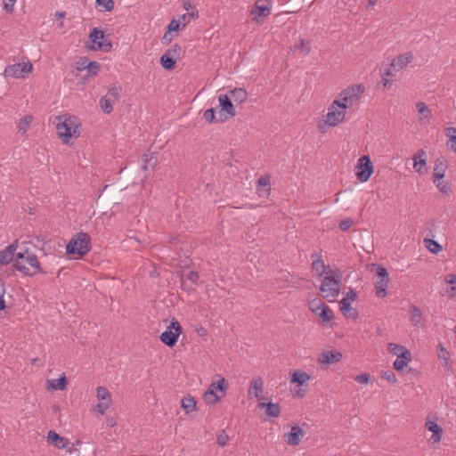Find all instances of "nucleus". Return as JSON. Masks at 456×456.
I'll use <instances>...</instances> for the list:
<instances>
[{
  "instance_id": "nucleus-62",
  "label": "nucleus",
  "mask_w": 456,
  "mask_h": 456,
  "mask_svg": "<svg viewBox=\"0 0 456 456\" xmlns=\"http://www.w3.org/2000/svg\"><path fill=\"white\" fill-rule=\"evenodd\" d=\"M357 297L356 292L350 289L349 291L346 294V297L343 299H347V302L354 301Z\"/></svg>"
},
{
  "instance_id": "nucleus-14",
  "label": "nucleus",
  "mask_w": 456,
  "mask_h": 456,
  "mask_svg": "<svg viewBox=\"0 0 456 456\" xmlns=\"http://www.w3.org/2000/svg\"><path fill=\"white\" fill-rule=\"evenodd\" d=\"M305 431L298 426H293L290 432L284 435L286 443L291 446H297L300 444L301 438L305 436Z\"/></svg>"
},
{
  "instance_id": "nucleus-38",
  "label": "nucleus",
  "mask_w": 456,
  "mask_h": 456,
  "mask_svg": "<svg viewBox=\"0 0 456 456\" xmlns=\"http://www.w3.org/2000/svg\"><path fill=\"white\" fill-rule=\"evenodd\" d=\"M33 121V117L31 115H26L22 118H20L18 123V130L19 132L25 133L31 122Z\"/></svg>"
},
{
  "instance_id": "nucleus-34",
  "label": "nucleus",
  "mask_w": 456,
  "mask_h": 456,
  "mask_svg": "<svg viewBox=\"0 0 456 456\" xmlns=\"http://www.w3.org/2000/svg\"><path fill=\"white\" fill-rule=\"evenodd\" d=\"M143 166L142 169L147 170L149 167H154L158 163V158L155 153L142 155Z\"/></svg>"
},
{
  "instance_id": "nucleus-48",
  "label": "nucleus",
  "mask_w": 456,
  "mask_h": 456,
  "mask_svg": "<svg viewBox=\"0 0 456 456\" xmlns=\"http://www.w3.org/2000/svg\"><path fill=\"white\" fill-rule=\"evenodd\" d=\"M229 440V436L225 433L224 430L220 431V433L217 435L216 437V443L219 446L224 447L227 444V442Z\"/></svg>"
},
{
  "instance_id": "nucleus-32",
  "label": "nucleus",
  "mask_w": 456,
  "mask_h": 456,
  "mask_svg": "<svg viewBox=\"0 0 456 456\" xmlns=\"http://www.w3.org/2000/svg\"><path fill=\"white\" fill-rule=\"evenodd\" d=\"M310 375L305 371L295 370L291 374V383H297L298 385H304L310 380Z\"/></svg>"
},
{
  "instance_id": "nucleus-59",
  "label": "nucleus",
  "mask_w": 456,
  "mask_h": 456,
  "mask_svg": "<svg viewBox=\"0 0 456 456\" xmlns=\"http://www.w3.org/2000/svg\"><path fill=\"white\" fill-rule=\"evenodd\" d=\"M5 294L4 284L2 281H0V311L5 308V302L4 300V296Z\"/></svg>"
},
{
  "instance_id": "nucleus-20",
  "label": "nucleus",
  "mask_w": 456,
  "mask_h": 456,
  "mask_svg": "<svg viewBox=\"0 0 456 456\" xmlns=\"http://www.w3.org/2000/svg\"><path fill=\"white\" fill-rule=\"evenodd\" d=\"M413 168L419 174H424L427 172L426 169V161H427V153L423 150H419L413 156Z\"/></svg>"
},
{
  "instance_id": "nucleus-19",
  "label": "nucleus",
  "mask_w": 456,
  "mask_h": 456,
  "mask_svg": "<svg viewBox=\"0 0 456 456\" xmlns=\"http://www.w3.org/2000/svg\"><path fill=\"white\" fill-rule=\"evenodd\" d=\"M218 102L221 107V111H224L231 118L236 115L232 101L227 94H220L218 96Z\"/></svg>"
},
{
  "instance_id": "nucleus-40",
  "label": "nucleus",
  "mask_w": 456,
  "mask_h": 456,
  "mask_svg": "<svg viewBox=\"0 0 456 456\" xmlns=\"http://www.w3.org/2000/svg\"><path fill=\"white\" fill-rule=\"evenodd\" d=\"M112 102H114V101L106 96H102L100 99V105L104 113H110L113 110Z\"/></svg>"
},
{
  "instance_id": "nucleus-10",
  "label": "nucleus",
  "mask_w": 456,
  "mask_h": 456,
  "mask_svg": "<svg viewBox=\"0 0 456 456\" xmlns=\"http://www.w3.org/2000/svg\"><path fill=\"white\" fill-rule=\"evenodd\" d=\"M226 381L224 378H221L216 382H213L209 385L208 390L203 395V399L208 404H215L216 403L221 396H218L216 391L219 390L221 392H224L226 389Z\"/></svg>"
},
{
  "instance_id": "nucleus-55",
  "label": "nucleus",
  "mask_w": 456,
  "mask_h": 456,
  "mask_svg": "<svg viewBox=\"0 0 456 456\" xmlns=\"http://www.w3.org/2000/svg\"><path fill=\"white\" fill-rule=\"evenodd\" d=\"M382 378H384L388 382H391L393 384L397 382L395 374L390 370L384 371L382 374Z\"/></svg>"
},
{
  "instance_id": "nucleus-52",
  "label": "nucleus",
  "mask_w": 456,
  "mask_h": 456,
  "mask_svg": "<svg viewBox=\"0 0 456 456\" xmlns=\"http://www.w3.org/2000/svg\"><path fill=\"white\" fill-rule=\"evenodd\" d=\"M411 360H405L404 358H398L394 362V368L400 371L408 364Z\"/></svg>"
},
{
  "instance_id": "nucleus-6",
  "label": "nucleus",
  "mask_w": 456,
  "mask_h": 456,
  "mask_svg": "<svg viewBox=\"0 0 456 456\" xmlns=\"http://www.w3.org/2000/svg\"><path fill=\"white\" fill-rule=\"evenodd\" d=\"M373 164L369 155L362 156L355 167V175L360 182H367L373 173Z\"/></svg>"
},
{
  "instance_id": "nucleus-54",
  "label": "nucleus",
  "mask_w": 456,
  "mask_h": 456,
  "mask_svg": "<svg viewBox=\"0 0 456 456\" xmlns=\"http://www.w3.org/2000/svg\"><path fill=\"white\" fill-rule=\"evenodd\" d=\"M110 403L108 402L100 401L94 407V411H98L101 414H103L107 409H109Z\"/></svg>"
},
{
  "instance_id": "nucleus-26",
  "label": "nucleus",
  "mask_w": 456,
  "mask_h": 456,
  "mask_svg": "<svg viewBox=\"0 0 456 456\" xmlns=\"http://www.w3.org/2000/svg\"><path fill=\"white\" fill-rule=\"evenodd\" d=\"M342 354L338 351H325L321 354L319 357V362L324 364H330L333 362H338L341 360Z\"/></svg>"
},
{
  "instance_id": "nucleus-23",
  "label": "nucleus",
  "mask_w": 456,
  "mask_h": 456,
  "mask_svg": "<svg viewBox=\"0 0 456 456\" xmlns=\"http://www.w3.org/2000/svg\"><path fill=\"white\" fill-rule=\"evenodd\" d=\"M387 347L389 352L395 355H397L398 358L411 360V352L408 349H406L403 346L395 343H389Z\"/></svg>"
},
{
  "instance_id": "nucleus-16",
  "label": "nucleus",
  "mask_w": 456,
  "mask_h": 456,
  "mask_svg": "<svg viewBox=\"0 0 456 456\" xmlns=\"http://www.w3.org/2000/svg\"><path fill=\"white\" fill-rule=\"evenodd\" d=\"M271 191V176L266 174L261 175L256 181V192L259 197L267 198Z\"/></svg>"
},
{
  "instance_id": "nucleus-51",
  "label": "nucleus",
  "mask_w": 456,
  "mask_h": 456,
  "mask_svg": "<svg viewBox=\"0 0 456 456\" xmlns=\"http://www.w3.org/2000/svg\"><path fill=\"white\" fill-rule=\"evenodd\" d=\"M91 75H96L100 69V65L96 61H90L87 63L86 66H85Z\"/></svg>"
},
{
  "instance_id": "nucleus-61",
  "label": "nucleus",
  "mask_w": 456,
  "mask_h": 456,
  "mask_svg": "<svg viewBox=\"0 0 456 456\" xmlns=\"http://www.w3.org/2000/svg\"><path fill=\"white\" fill-rule=\"evenodd\" d=\"M180 28V21L172 20L167 26V32L177 31Z\"/></svg>"
},
{
  "instance_id": "nucleus-7",
  "label": "nucleus",
  "mask_w": 456,
  "mask_h": 456,
  "mask_svg": "<svg viewBox=\"0 0 456 456\" xmlns=\"http://www.w3.org/2000/svg\"><path fill=\"white\" fill-rule=\"evenodd\" d=\"M376 274L378 276V280L374 284L375 293L378 297L384 298L387 297V288L389 283L388 272L384 266L377 265Z\"/></svg>"
},
{
  "instance_id": "nucleus-56",
  "label": "nucleus",
  "mask_w": 456,
  "mask_h": 456,
  "mask_svg": "<svg viewBox=\"0 0 456 456\" xmlns=\"http://www.w3.org/2000/svg\"><path fill=\"white\" fill-rule=\"evenodd\" d=\"M354 224V221L351 218H346L338 224V227L341 231H347Z\"/></svg>"
},
{
  "instance_id": "nucleus-42",
  "label": "nucleus",
  "mask_w": 456,
  "mask_h": 456,
  "mask_svg": "<svg viewBox=\"0 0 456 456\" xmlns=\"http://www.w3.org/2000/svg\"><path fill=\"white\" fill-rule=\"evenodd\" d=\"M441 180L442 179H437V181L434 182V183L438 188L439 191L448 195L452 191L451 186L448 182Z\"/></svg>"
},
{
  "instance_id": "nucleus-43",
  "label": "nucleus",
  "mask_w": 456,
  "mask_h": 456,
  "mask_svg": "<svg viewBox=\"0 0 456 456\" xmlns=\"http://www.w3.org/2000/svg\"><path fill=\"white\" fill-rule=\"evenodd\" d=\"M336 104V106L340 107L344 110L346 111V109L351 108L352 105H349V101L347 98H344V96H340V94H338L336 97V99L333 101Z\"/></svg>"
},
{
  "instance_id": "nucleus-9",
  "label": "nucleus",
  "mask_w": 456,
  "mask_h": 456,
  "mask_svg": "<svg viewBox=\"0 0 456 456\" xmlns=\"http://www.w3.org/2000/svg\"><path fill=\"white\" fill-rule=\"evenodd\" d=\"M89 38L91 39L94 45L92 48L94 50H103L108 52L111 49L112 45L108 36H106L102 30L98 28H94L90 35Z\"/></svg>"
},
{
  "instance_id": "nucleus-21",
  "label": "nucleus",
  "mask_w": 456,
  "mask_h": 456,
  "mask_svg": "<svg viewBox=\"0 0 456 456\" xmlns=\"http://www.w3.org/2000/svg\"><path fill=\"white\" fill-rule=\"evenodd\" d=\"M425 428L432 432V436L429 439L430 441L433 443H439L441 441L444 431L436 422L427 420L425 423Z\"/></svg>"
},
{
  "instance_id": "nucleus-2",
  "label": "nucleus",
  "mask_w": 456,
  "mask_h": 456,
  "mask_svg": "<svg viewBox=\"0 0 456 456\" xmlns=\"http://www.w3.org/2000/svg\"><path fill=\"white\" fill-rule=\"evenodd\" d=\"M346 114V110L336 106L335 102H332L328 108L327 114L319 121L317 125L318 130L321 133H326L328 128L336 126L341 123L345 119Z\"/></svg>"
},
{
  "instance_id": "nucleus-24",
  "label": "nucleus",
  "mask_w": 456,
  "mask_h": 456,
  "mask_svg": "<svg viewBox=\"0 0 456 456\" xmlns=\"http://www.w3.org/2000/svg\"><path fill=\"white\" fill-rule=\"evenodd\" d=\"M17 246L15 244H11L5 249L0 251V265H7L12 262L13 259L15 260Z\"/></svg>"
},
{
  "instance_id": "nucleus-31",
  "label": "nucleus",
  "mask_w": 456,
  "mask_h": 456,
  "mask_svg": "<svg viewBox=\"0 0 456 456\" xmlns=\"http://www.w3.org/2000/svg\"><path fill=\"white\" fill-rule=\"evenodd\" d=\"M196 404L194 397L190 395L184 396L181 401V407L187 414L196 410Z\"/></svg>"
},
{
  "instance_id": "nucleus-57",
  "label": "nucleus",
  "mask_w": 456,
  "mask_h": 456,
  "mask_svg": "<svg viewBox=\"0 0 456 456\" xmlns=\"http://www.w3.org/2000/svg\"><path fill=\"white\" fill-rule=\"evenodd\" d=\"M445 134L449 138L448 142H453L456 141V128L455 127H447L445 129Z\"/></svg>"
},
{
  "instance_id": "nucleus-13",
  "label": "nucleus",
  "mask_w": 456,
  "mask_h": 456,
  "mask_svg": "<svg viewBox=\"0 0 456 456\" xmlns=\"http://www.w3.org/2000/svg\"><path fill=\"white\" fill-rule=\"evenodd\" d=\"M272 3L270 0H256L254 9L250 14L254 21H257L261 17H267L271 13Z\"/></svg>"
},
{
  "instance_id": "nucleus-49",
  "label": "nucleus",
  "mask_w": 456,
  "mask_h": 456,
  "mask_svg": "<svg viewBox=\"0 0 456 456\" xmlns=\"http://www.w3.org/2000/svg\"><path fill=\"white\" fill-rule=\"evenodd\" d=\"M182 48L177 44L174 45L170 49L166 51V53L169 55L174 57L175 59H179L180 53H181Z\"/></svg>"
},
{
  "instance_id": "nucleus-60",
  "label": "nucleus",
  "mask_w": 456,
  "mask_h": 456,
  "mask_svg": "<svg viewBox=\"0 0 456 456\" xmlns=\"http://www.w3.org/2000/svg\"><path fill=\"white\" fill-rule=\"evenodd\" d=\"M183 277L188 281H191L193 284L197 283L199 280V274L195 271L189 272L186 275H183Z\"/></svg>"
},
{
  "instance_id": "nucleus-22",
  "label": "nucleus",
  "mask_w": 456,
  "mask_h": 456,
  "mask_svg": "<svg viewBox=\"0 0 456 456\" xmlns=\"http://www.w3.org/2000/svg\"><path fill=\"white\" fill-rule=\"evenodd\" d=\"M412 59L413 54L411 52L402 53L393 60L391 67L395 69V70H400L406 67L412 61Z\"/></svg>"
},
{
  "instance_id": "nucleus-46",
  "label": "nucleus",
  "mask_w": 456,
  "mask_h": 456,
  "mask_svg": "<svg viewBox=\"0 0 456 456\" xmlns=\"http://www.w3.org/2000/svg\"><path fill=\"white\" fill-rule=\"evenodd\" d=\"M121 88L119 86H112L109 89L108 94L105 95L107 98L116 102L119 98Z\"/></svg>"
},
{
  "instance_id": "nucleus-64",
  "label": "nucleus",
  "mask_w": 456,
  "mask_h": 456,
  "mask_svg": "<svg viewBox=\"0 0 456 456\" xmlns=\"http://www.w3.org/2000/svg\"><path fill=\"white\" fill-rule=\"evenodd\" d=\"M196 332L200 337L207 336V334H208L207 330L204 327H202V326L197 328L196 329Z\"/></svg>"
},
{
  "instance_id": "nucleus-29",
  "label": "nucleus",
  "mask_w": 456,
  "mask_h": 456,
  "mask_svg": "<svg viewBox=\"0 0 456 456\" xmlns=\"http://www.w3.org/2000/svg\"><path fill=\"white\" fill-rule=\"evenodd\" d=\"M229 94H230V96H229L230 99L238 104L244 102L248 98L247 91L240 87L230 90Z\"/></svg>"
},
{
  "instance_id": "nucleus-63",
  "label": "nucleus",
  "mask_w": 456,
  "mask_h": 456,
  "mask_svg": "<svg viewBox=\"0 0 456 456\" xmlns=\"http://www.w3.org/2000/svg\"><path fill=\"white\" fill-rule=\"evenodd\" d=\"M444 281L448 284H456V274H453V273H450L448 275L445 276L444 278Z\"/></svg>"
},
{
  "instance_id": "nucleus-44",
  "label": "nucleus",
  "mask_w": 456,
  "mask_h": 456,
  "mask_svg": "<svg viewBox=\"0 0 456 456\" xmlns=\"http://www.w3.org/2000/svg\"><path fill=\"white\" fill-rule=\"evenodd\" d=\"M95 4L106 12H110L114 8V0H95Z\"/></svg>"
},
{
  "instance_id": "nucleus-58",
  "label": "nucleus",
  "mask_w": 456,
  "mask_h": 456,
  "mask_svg": "<svg viewBox=\"0 0 456 456\" xmlns=\"http://www.w3.org/2000/svg\"><path fill=\"white\" fill-rule=\"evenodd\" d=\"M370 379V376L368 373H362L354 377V380L360 384H367Z\"/></svg>"
},
{
  "instance_id": "nucleus-12",
  "label": "nucleus",
  "mask_w": 456,
  "mask_h": 456,
  "mask_svg": "<svg viewBox=\"0 0 456 456\" xmlns=\"http://www.w3.org/2000/svg\"><path fill=\"white\" fill-rule=\"evenodd\" d=\"M364 93V86L361 84L354 85L344 89L340 94V96L347 98L349 105L352 107L356 104L362 98Z\"/></svg>"
},
{
  "instance_id": "nucleus-35",
  "label": "nucleus",
  "mask_w": 456,
  "mask_h": 456,
  "mask_svg": "<svg viewBox=\"0 0 456 456\" xmlns=\"http://www.w3.org/2000/svg\"><path fill=\"white\" fill-rule=\"evenodd\" d=\"M411 312V321L414 326H418L422 320V313L420 309L416 305H411L410 308Z\"/></svg>"
},
{
  "instance_id": "nucleus-25",
  "label": "nucleus",
  "mask_w": 456,
  "mask_h": 456,
  "mask_svg": "<svg viewBox=\"0 0 456 456\" xmlns=\"http://www.w3.org/2000/svg\"><path fill=\"white\" fill-rule=\"evenodd\" d=\"M311 310L317 314L322 318V322H328L333 318V313L331 309H330L322 302H320L315 308L311 306Z\"/></svg>"
},
{
  "instance_id": "nucleus-18",
  "label": "nucleus",
  "mask_w": 456,
  "mask_h": 456,
  "mask_svg": "<svg viewBox=\"0 0 456 456\" xmlns=\"http://www.w3.org/2000/svg\"><path fill=\"white\" fill-rule=\"evenodd\" d=\"M447 167V160L444 157H440L436 159L433 173V182L437 181V179H443L444 177Z\"/></svg>"
},
{
  "instance_id": "nucleus-37",
  "label": "nucleus",
  "mask_w": 456,
  "mask_h": 456,
  "mask_svg": "<svg viewBox=\"0 0 456 456\" xmlns=\"http://www.w3.org/2000/svg\"><path fill=\"white\" fill-rule=\"evenodd\" d=\"M424 242L427 248L432 253L437 254L443 248L442 246L437 241L432 239H425Z\"/></svg>"
},
{
  "instance_id": "nucleus-45",
  "label": "nucleus",
  "mask_w": 456,
  "mask_h": 456,
  "mask_svg": "<svg viewBox=\"0 0 456 456\" xmlns=\"http://www.w3.org/2000/svg\"><path fill=\"white\" fill-rule=\"evenodd\" d=\"M312 269L318 273L320 275H322L326 270V265L323 260H313Z\"/></svg>"
},
{
  "instance_id": "nucleus-53",
  "label": "nucleus",
  "mask_w": 456,
  "mask_h": 456,
  "mask_svg": "<svg viewBox=\"0 0 456 456\" xmlns=\"http://www.w3.org/2000/svg\"><path fill=\"white\" fill-rule=\"evenodd\" d=\"M17 0H3V8L7 13H12Z\"/></svg>"
},
{
  "instance_id": "nucleus-3",
  "label": "nucleus",
  "mask_w": 456,
  "mask_h": 456,
  "mask_svg": "<svg viewBox=\"0 0 456 456\" xmlns=\"http://www.w3.org/2000/svg\"><path fill=\"white\" fill-rule=\"evenodd\" d=\"M57 134L61 138L68 141L70 138H77L80 134V125L74 117H56Z\"/></svg>"
},
{
  "instance_id": "nucleus-30",
  "label": "nucleus",
  "mask_w": 456,
  "mask_h": 456,
  "mask_svg": "<svg viewBox=\"0 0 456 456\" xmlns=\"http://www.w3.org/2000/svg\"><path fill=\"white\" fill-rule=\"evenodd\" d=\"M263 385L264 382L261 378L254 379L251 381L248 388V395L258 398L260 396V394L263 392Z\"/></svg>"
},
{
  "instance_id": "nucleus-28",
  "label": "nucleus",
  "mask_w": 456,
  "mask_h": 456,
  "mask_svg": "<svg viewBox=\"0 0 456 456\" xmlns=\"http://www.w3.org/2000/svg\"><path fill=\"white\" fill-rule=\"evenodd\" d=\"M260 409L266 408L265 413L268 417L277 418L281 414V407L278 403H259Z\"/></svg>"
},
{
  "instance_id": "nucleus-41",
  "label": "nucleus",
  "mask_w": 456,
  "mask_h": 456,
  "mask_svg": "<svg viewBox=\"0 0 456 456\" xmlns=\"http://www.w3.org/2000/svg\"><path fill=\"white\" fill-rule=\"evenodd\" d=\"M67 384H68L67 378L65 376H62L59 379H53L51 386L55 390H63V389H65Z\"/></svg>"
},
{
  "instance_id": "nucleus-33",
  "label": "nucleus",
  "mask_w": 456,
  "mask_h": 456,
  "mask_svg": "<svg viewBox=\"0 0 456 456\" xmlns=\"http://www.w3.org/2000/svg\"><path fill=\"white\" fill-rule=\"evenodd\" d=\"M176 59L169 56L167 53H163L160 57V64L167 70L173 69L175 66Z\"/></svg>"
},
{
  "instance_id": "nucleus-50",
  "label": "nucleus",
  "mask_w": 456,
  "mask_h": 456,
  "mask_svg": "<svg viewBox=\"0 0 456 456\" xmlns=\"http://www.w3.org/2000/svg\"><path fill=\"white\" fill-rule=\"evenodd\" d=\"M203 117L207 121H208L210 123H214V122L217 121L216 118V111H215V109H213V108L208 109L207 110H205Z\"/></svg>"
},
{
  "instance_id": "nucleus-36",
  "label": "nucleus",
  "mask_w": 456,
  "mask_h": 456,
  "mask_svg": "<svg viewBox=\"0 0 456 456\" xmlns=\"http://www.w3.org/2000/svg\"><path fill=\"white\" fill-rule=\"evenodd\" d=\"M96 397L98 401L108 402L111 403L110 393L105 387H98L96 389Z\"/></svg>"
},
{
  "instance_id": "nucleus-39",
  "label": "nucleus",
  "mask_w": 456,
  "mask_h": 456,
  "mask_svg": "<svg viewBox=\"0 0 456 456\" xmlns=\"http://www.w3.org/2000/svg\"><path fill=\"white\" fill-rule=\"evenodd\" d=\"M294 49L300 51L304 55H307L311 52V45L309 42L305 41L303 38H299V42L295 45Z\"/></svg>"
},
{
  "instance_id": "nucleus-5",
  "label": "nucleus",
  "mask_w": 456,
  "mask_h": 456,
  "mask_svg": "<svg viewBox=\"0 0 456 456\" xmlns=\"http://www.w3.org/2000/svg\"><path fill=\"white\" fill-rule=\"evenodd\" d=\"M320 290L327 300L334 302L340 292V279L339 277H334L327 275L322 280Z\"/></svg>"
},
{
  "instance_id": "nucleus-8",
  "label": "nucleus",
  "mask_w": 456,
  "mask_h": 456,
  "mask_svg": "<svg viewBox=\"0 0 456 456\" xmlns=\"http://www.w3.org/2000/svg\"><path fill=\"white\" fill-rule=\"evenodd\" d=\"M181 333L182 326L178 321L173 320L168 326L167 330L162 332L159 338L163 344L169 347H173L177 343Z\"/></svg>"
},
{
  "instance_id": "nucleus-15",
  "label": "nucleus",
  "mask_w": 456,
  "mask_h": 456,
  "mask_svg": "<svg viewBox=\"0 0 456 456\" xmlns=\"http://www.w3.org/2000/svg\"><path fill=\"white\" fill-rule=\"evenodd\" d=\"M47 441L49 444L54 445L55 447L59 449H66L69 452L71 451V447L69 441L59 436L55 431L50 430L47 434Z\"/></svg>"
},
{
  "instance_id": "nucleus-47",
  "label": "nucleus",
  "mask_w": 456,
  "mask_h": 456,
  "mask_svg": "<svg viewBox=\"0 0 456 456\" xmlns=\"http://www.w3.org/2000/svg\"><path fill=\"white\" fill-rule=\"evenodd\" d=\"M437 349V356L440 360H444L446 363L450 357V353L443 346L442 344H439L436 346Z\"/></svg>"
},
{
  "instance_id": "nucleus-17",
  "label": "nucleus",
  "mask_w": 456,
  "mask_h": 456,
  "mask_svg": "<svg viewBox=\"0 0 456 456\" xmlns=\"http://www.w3.org/2000/svg\"><path fill=\"white\" fill-rule=\"evenodd\" d=\"M416 109L419 112V121L420 125H428L430 123L432 113L427 104L425 102H419L416 103Z\"/></svg>"
},
{
  "instance_id": "nucleus-27",
  "label": "nucleus",
  "mask_w": 456,
  "mask_h": 456,
  "mask_svg": "<svg viewBox=\"0 0 456 456\" xmlns=\"http://www.w3.org/2000/svg\"><path fill=\"white\" fill-rule=\"evenodd\" d=\"M340 311L346 318L356 320L358 318V312L355 308L352 307L347 299H341L339 301Z\"/></svg>"
},
{
  "instance_id": "nucleus-1",
  "label": "nucleus",
  "mask_w": 456,
  "mask_h": 456,
  "mask_svg": "<svg viewBox=\"0 0 456 456\" xmlns=\"http://www.w3.org/2000/svg\"><path fill=\"white\" fill-rule=\"evenodd\" d=\"M13 266L25 275L33 276L37 273H43L37 256L29 253L28 250L23 253H16Z\"/></svg>"
},
{
  "instance_id": "nucleus-4",
  "label": "nucleus",
  "mask_w": 456,
  "mask_h": 456,
  "mask_svg": "<svg viewBox=\"0 0 456 456\" xmlns=\"http://www.w3.org/2000/svg\"><path fill=\"white\" fill-rule=\"evenodd\" d=\"M91 249V238L86 232H79L67 244L66 251L69 255L83 256Z\"/></svg>"
},
{
  "instance_id": "nucleus-11",
  "label": "nucleus",
  "mask_w": 456,
  "mask_h": 456,
  "mask_svg": "<svg viewBox=\"0 0 456 456\" xmlns=\"http://www.w3.org/2000/svg\"><path fill=\"white\" fill-rule=\"evenodd\" d=\"M33 66L29 61L8 65L4 69L5 77L15 78L24 77L26 74L32 71Z\"/></svg>"
}]
</instances>
